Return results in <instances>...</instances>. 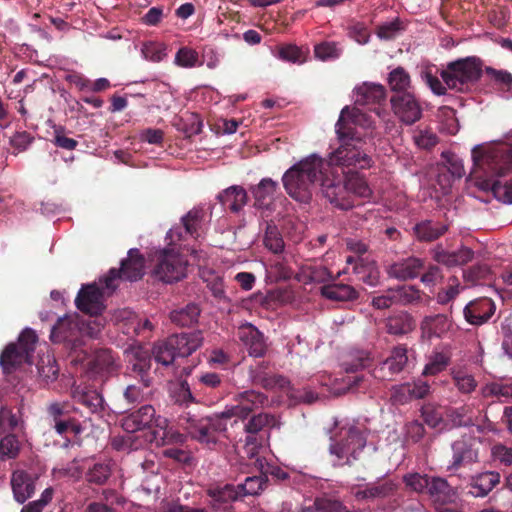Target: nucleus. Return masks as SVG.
<instances>
[{
	"instance_id": "f257e3e1",
	"label": "nucleus",
	"mask_w": 512,
	"mask_h": 512,
	"mask_svg": "<svg viewBox=\"0 0 512 512\" xmlns=\"http://www.w3.org/2000/svg\"><path fill=\"white\" fill-rule=\"evenodd\" d=\"M364 119L365 115L358 108L346 106L341 110L335 124L338 146L327 156L330 164L342 169H369L373 165L367 143L357 128Z\"/></svg>"
},
{
	"instance_id": "f03ea898",
	"label": "nucleus",
	"mask_w": 512,
	"mask_h": 512,
	"mask_svg": "<svg viewBox=\"0 0 512 512\" xmlns=\"http://www.w3.org/2000/svg\"><path fill=\"white\" fill-rule=\"evenodd\" d=\"M471 175L484 184H492L495 195L504 203L512 204V179L504 185L494 182L512 170V148L506 145L476 146L472 149Z\"/></svg>"
},
{
	"instance_id": "7ed1b4c3",
	"label": "nucleus",
	"mask_w": 512,
	"mask_h": 512,
	"mask_svg": "<svg viewBox=\"0 0 512 512\" xmlns=\"http://www.w3.org/2000/svg\"><path fill=\"white\" fill-rule=\"evenodd\" d=\"M330 164L328 158L311 154L290 167L282 176V183L287 194L301 203H308L312 199L314 189L319 184L324 169Z\"/></svg>"
},
{
	"instance_id": "20e7f679",
	"label": "nucleus",
	"mask_w": 512,
	"mask_h": 512,
	"mask_svg": "<svg viewBox=\"0 0 512 512\" xmlns=\"http://www.w3.org/2000/svg\"><path fill=\"white\" fill-rule=\"evenodd\" d=\"M178 424L192 439L213 447L218 443V434L227 430L230 420L224 410L207 416L185 412L179 416Z\"/></svg>"
},
{
	"instance_id": "39448f33",
	"label": "nucleus",
	"mask_w": 512,
	"mask_h": 512,
	"mask_svg": "<svg viewBox=\"0 0 512 512\" xmlns=\"http://www.w3.org/2000/svg\"><path fill=\"white\" fill-rule=\"evenodd\" d=\"M482 61L475 56L449 62L440 73L444 84L457 92H468L482 75Z\"/></svg>"
},
{
	"instance_id": "423d86ee",
	"label": "nucleus",
	"mask_w": 512,
	"mask_h": 512,
	"mask_svg": "<svg viewBox=\"0 0 512 512\" xmlns=\"http://www.w3.org/2000/svg\"><path fill=\"white\" fill-rule=\"evenodd\" d=\"M366 446L364 431L358 426L342 429L340 439L330 445L329 451L336 457L334 466H351L359 459V455Z\"/></svg>"
},
{
	"instance_id": "0eeeda50",
	"label": "nucleus",
	"mask_w": 512,
	"mask_h": 512,
	"mask_svg": "<svg viewBox=\"0 0 512 512\" xmlns=\"http://www.w3.org/2000/svg\"><path fill=\"white\" fill-rule=\"evenodd\" d=\"M145 258L137 248L128 251L127 258L121 261L119 269L112 268L108 274L100 279L105 288L114 291L118 287V281L121 279L128 281H137L144 275Z\"/></svg>"
},
{
	"instance_id": "6e6552de",
	"label": "nucleus",
	"mask_w": 512,
	"mask_h": 512,
	"mask_svg": "<svg viewBox=\"0 0 512 512\" xmlns=\"http://www.w3.org/2000/svg\"><path fill=\"white\" fill-rule=\"evenodd\" d=\"M188 262L179 253L165 249L156 254L153 274L165 283L178 282L186 276Z\"/></svg>"
},
{
	"instance_id": "1a4fd4ad",
	"label": "nucleus",
	"mask_w": 512,
	"mask_h": 512,
	"mask_svg": "<svg viewBox=\"0 0 512 512\" xmlns=\"http://www.w3.org/2000/svg\"><path fill=\"white\" fill-rule=\"evenodd\" d=\"M236 405L226 407L224 412L230 420V425L234 426L239 421L244 422L248 416L267 405L268 396L255 390H246L235 396Z\"/></svg>"
},
{
	"instance_id": "9d476101",
	"label": "nucleus",
	"mask_w": 512,
	"mask_h": 512,
	"mask_svg": "<svg viewBox=\"0 0 512 512\" xmlns=\"http://www.w3.org/2000/svg\"><path fill=\"white\" fill-rule=\"evenodd\" d=\"M167 426V419L160 415L157 416L154 407L151 405H143L122 418V428L128 433H135L152 427L165 430Z\"/></svg>"
},
{
	"instance_id": "9b49d317",
	"label": "nucleus",
	"mask_w": 512,
	"mask_h": 512,
	"mask_svg": "<svg viewBox=\"0 0 512 512\" xmlns=\"http://www.w3.org/2000/svg\"><path fill=\"white\" fill-rule=\"evenodd\" d=\"M334 167L335 166H330L328 169H324L319 185L324 197L327 198L331 204L341 209H348L351 207V203L347 196L344 177L342 178L337 174Z\"/></svg>"
},
{
	"instance_id": "f8f14e48",
	"label": "nucleus",
	"mask_w": 512,
	"mask_h": 512,
	"mask_svg": "<svg viewBox=\"0 0 512 512\" xmlns=\"http://www.w3.org/2000/svg\"><path fill=\"white\" fill-rule=\"evenodd\" d=\"M82 326L77 314L59 318L51 331V340L55 343H66L71 349L82 345Z\"/></svg>"
},
{
	"instance_id": "ddd939ff",
	"label": "nucleus",
	"mask_w": 512,
	"mask_h": 512,
	"mask_svg": "<svg viewBox=\"0 0 512 512\" xmlns=\"http://www.w3.org/2000/svg\"><path fill=\"white\" fill-rule=\"evenodd\" d=\"M408 349L404 344H399L390 352V355L379 363L372 371L371 376L380 381H392L401 373L408 364Z\"/></svg>"
},
{
	"instance_id": "4468645a",
	"label": "nucleus",
	"mask_w": 512,
	"mask_h": 512,
	"mask_svg": "<svg viewBox=\"0 0 512 512\" xmlns=\"http://www.w3.org/2000/svg\"><path fill=\"white\" fill-rule=\"evenodd\" d=\"M390 102L395 116L403 124L413 125L422 118L421 103L412 92L395 94Z\"/></svg>"
},
{
	"instance_id": "2eb2a0df",
	"label": "nucleus",
	"mask_w": 512,
	"mask_h": 512,
	"mask_svg": "<svg viewBox=\"0 0 512 512\" xmlns=\"http://www.w3.org/2000/svg\"><path fill=\"white\" fill-rule=\"evenodd\" d=\"M75 305L85 314L100 315L105 309L102 289L96 283L82 285L75 298Z\"/></svg>"
},
{
	"instance_id": "dca6fc26",
	"label": "nucleus",
	"mask_w": 512,
	"mask_h": 512,
	"mask_svg": "<svg viewBox=\"0 0 512 512\" xmlns=\"http://www.w3.org/2000/svg\"><path fill=\"white\" fill-rule=\"evenodd\" d=\"M127 368L140 378L142 385L148 388L152 384V378L149 375L151 369V354L141 346L130 347L125 350Z\"/></svg>"
},
{
	"instance_id": "f3484780",
	"label": "nucleus",
	"mask_w": 512,
	"mask_h": 512,
	"mask_svg": "<svg viewBox=\"0 0 512 512\" xmlns=\"http://www.w3.org/2000/svg\"><path fill=\"white\" fill-rule=\"evenodd\" d=\"M425 270V260L409 256L391 263L386 268L390 278L407 281L417 278Z\"/></svg>"
},
{
	"instance_id": "a211bd4d",
	"label": "nucleus",
	"mask_w": 512,
	"mask_h": 512,
	"mask_svg": "<svg viewBox=\"0 0 512 512\" xmlns=\"http://www.w3.org/2000/svg\"><path fill=\"white\" fill-rule=\"evenodd\" d=\"M207 496L210 498V506L214 510H226L236 501H242L238 487L234 484H214L210 485L206 490Z\"/></svg>"
},
{
	"instance_id": "6ab92c4d",
	"label": "nucleus",
	"mask_w": 512,
	"mask_h": 512,
	"mask_svg": "<svg viewBox=\"0 0 512 512\" xmlns=\"http://www.w3.org/2000/svg\"><path fill=\"white\" fill-rule=\"evenodd\" d=\"M496 310L495 303L487 297L470 301L464 308L465 320L474 326H480L488 322Z\"/></svg>"
},
{
	"instance_id": "aec40b11",
	"label": "nucleus",
	"mask_w": 512,
	"mask_h": 512,
	"mask_svg": "<svg viewBox=\"0 0 512 512\" xmlns=\"http://www.w3.org/2000/svg\"><path fill=\"white\" fill-rule=\"evenodd\" d=\"M433 259L448 268L462 266L472 261L474 251L466 246H461L455 251L445 250L441 245L433 249Z\"/></svg>"
},
{
	"instance_id": "412c9836",
	"label": "nucleus",
	"mask_w": 512,
	"mask_h": 512,
	"mask_svg": "<svg viewBox=\"0 0 512 512\" xmlns=\"http://www.w3.org/2000/svg\"><path fill=\"white\" fill-rule=\"evenodd\" d=\"M203 343V335L201 331L191 333L174 334L168 337V344L174 347L178 357H188Z\"/></svg>"
},
{
	"instance_id": "4be33fe9",
	"label": "nucleus",
	"mask_w": 512,
	"mask_h": 512,
	"mask_svg": "<svg viewBox=\"0 0 512 512\" xmlns=\"http://www.w3.org/2000/svg\"><path fill=\"white\" fill-rule=\"evenodd\" d=\"M238 337L247 347L250 356H264L267 345L263 334L256 327L251 324L240 327Z\"/></svg>"
},
{
	"instance_id": "5701e85b",
	"label": "nucleus",
	"mask_w": 512,
	"mask_h": 512,
	"mask_svg": "<svg viewBox=\"0 0 512 512\" xmlns=\"http://www.w3.org/2000/svg\"><path fill=\"white\" fill-rule=\"evenodd\" d=\"M500 483V474L496 471H486L471 478L468 494L473 497L487 496Z\"/></svg>"
},
{
	"instance_id": "b1692460",
	"label": "nucleus",
	"mask_w": 512,
	"mask_h": 512,
	"mask_svg": "<svg viewBox=\"0 0 512 512\" xmlns=\"http://www.w3.org/2000/svg\"><path fill=\"white\" fill-rule=\"evenodd\" d=\"M451 328V321L444 314L425 316L420 324L422 337L428 340L441 338Z\"/></svg>"
},
{
	"instance_id": "393cba45",
	"label": "nucleus",
	"mask_w": 512,
	"mask_h": 512,
	"mask_svg": "<svg viewBox=\"0 0 512 512\" xmlns=\"http://www.w3.org/2000/svg\"><path fill=\"white\" fill-rule=\"evenodd\" d=\"M449 225L431 219L422 220L413 227L414 235L420 242H433L442 237Z\"/></svg>"
},
{
	"instance_id": "a878e982",
	"label": "nucleus",
	"mask_w": 512,
	"mask_h": 512,
	"mask_svg": "<svg viewBox=\"0 0 512 512\" xmlns=\"http://www.w3.org/2000/svg\"><path fill=\"white\" fill-rule=\"evenodd\" d=\"M452 461L448 470L456 471L465 464L478 461V451L465 440H457L452 444Z\"/></svg>"
},
{
	"instance_id": "bb28decb",
	"label": "nucleus",
	"mask_w": 512,
	"mask_h": 512,
	"mask_svg": "<svg viewBox=\"0 0 512 512\" xmlns=\"http://www.w3.org/2000/svg\"><path fill=\"white\" fill-rule=\"evenodd\" d=\"M278 188V182L271 178H263L257 185L252 186L250 190L255 200V207L268 208L273 203Z\"/></svg>"
},
{
	"instance_id": "cd10ccee",
	"label": "nucleus",
	"mask_w": 512,
	"mask_h": 512,
	"mask_svg": "<svg viewBox=\"0 0 512 512\" xmlns=\"http://www.w3.org/2000/svg\"><path fill=\"white\" fill-rule=\"evenodd\" d=\"M23 363H31L27 352L18 347L16 343H9L0 355V366L4 373H12Z\"/></svg>"
},
{
	"instance_id": "c85d7f7f",
	"label": "nucleus",
	"mask_w": 512,
	"mask_h": 512,
	"mask_svg": "<svg viewBox=\"0 0 512 512\" xmlns=\"http://www.w3.org/2000/svg\"><path fill=\"white\" fill-rule=\"evenodd\" d=\"M218 201L232 213L240 212L248 202V194L240 185H232L217 196Z\"/></svg>"
},
{
	"instance_id": "c756f323",
	"label": "nucleus",
	"mask_w": 512,
	"mask_h": 512,
	"mask_svg": "<svg viewBox=\"0 0 512 512\" xmlns=\"http://www.w3.org/2000/svg\"><path fill=\"white\" fill-rule=\"evenodd\" d=\"M428 484L426 491L431 497L435 507L453 502L455 492L445 479L432 477L429 479Z\"/></svg>"
},
{
	"instance_id": "7c9ffc66",
	"label": "nucleus",
	"mask_w": 512,
	"mask_h": 512,
	"mask_svg": "<svg viewBox=\"0 0 512 512\" xmlns=\"http://www.w3.org/2000/svg\"><path fill=\"white\" fill-rule=\"evenodd\" d=\"M73 400L86 407L90 413H99L103 410L104 399L96 390H89L81 387L72 389Z\"/></svg>"
},
{
	"instance_id": "2f4dec72",
	"label": "nucleus",
	"mask_w": 512,
	"mask_h": 512,
	"mask_svg": "<svg viewBox=\"0 0 512 512\" xmlns=\"http://www.w3.org/2000/svg\"><path fill=\"white\" fill-rule=\"evenodd\" d=\"M384 86L375 83H363L355 89V103L357 105H370L380 103L385 99Z\"/></svg>"
},
{
	"instance_id": "473e14b6",
	"label": "nucleus",
	"mask_w": 512,
	"mask_h": 512,
	"mask_svg": "<svg viewBox=\"0 0 512 512\" xmlns=\"http://www.w3.org/2000/svg\"><path fill=\"white\" fill-rule=\"evenodd\" d=\"M397 490V485L386 480L381 483L368 484L364 489L355 492L357 500H374L382 499L393 495Z\"/></svg>"
},
{
	"instance_id": "72a5a7b5",
	"label": "nucleus",
	"mask_w": 512,
	"mask_h": 512,
	"mask_svg": "<svg viewBox=\"0 0 512 512\" xmlns=\"http://www.w3.org/2000/svg\"><path fill=\"white\" fill-rule=\"evenodd\" d=\"M347 169L348 171L344 177L347 196L352 193L361 198H370L372 196V190L365 177L356 171L357 168Z\"/></svg>"
},
{
	"instance_id": "f704fd0d",
	"label": "nucleus",
	"mask_w": 512,
	"mask_h": 512,
	"mask_svg": "<svg viewBox=\"0 0 512 512\" xmlns=\"http://www.w3.org/2000/svg\"><path fill=\"white\" fill-rule=\"evenodd\" d=\"M395 305L408 306L422 303L424 293L413 285H398L391 288Z\"/></svg>"
},
{
	"instance_id": "c9c22d12",
	"label": "nucleus",
	"mask_w": 512,
	"mask_h": 512,
	"mask_svg": "<svg viewBox=\"0 0 512 512\" xmlns=\"http://www.w3.org/2000/svg\"><path fill=\"white\" fill-rule=\"evenodd\" d=\"M321 295L332 301H352L358 298L357 290L342 283H330L321 287Z\"/></svg>"
},
{
	"instance_id": "e433bc0d",
	"label": "nucleus",
	"mask_w": 512,
	"mask_h": 512,
	"mask_svg": "<svg viewBox=\"0 0 512 512\" xmlns=\"http://www.w3.org/2000/svg\"><path fill=\"white\" fill-rule=\"evenodd\" d=\"M250 377L254 385H259L266 390H271L276 387L284 389L290 383L286 377L282 375L266 373L260 368L251 369Z\"/></svg>"
},
{
	"instance_id": "4c0bfd02",
	"label": "nucleus",
	"mask_w": 512,
	"mask_h": 512,
	"mask_svg": "<svg viewBox=\"0 0 512 512\" xmlns=\"http://www.w3.org/2000/svg\"><path fill=\"white\" fill-rule=\"evenodd\" d=\"M200 315V308L194 303H189L185 307L174 310L170 313V320L177 326L190 327L197 323Z\"/></svg>"
},
{
	"instance_id": "58836bf2",
	"label": "nucleus",
	"mask_w": 512,
	"mask_h": 512,
	"mask_svg": "<svg viewBox=\"0 0 512 512\" xmlns=\"http://www.w3.org/2000/svg\"><path fill=\"white\" fill-rule=\"evenodd\" d=\"M346 262L348 264H354L353 271L359 276V279L369 285H374L378 279V271L373 263L365 262L360 257L348 256Z\"/></svg>"
},
{
	"instance_id": "ea45409f",
	"label": "nucleus",
	"mask_w": 512,
	"mask_h": 512,
	"mask_svg": "<svg viewBox=\"0 0 512 512\" xmlns=\"http://www.w3.org/2000/svg\"><path fill=\"white\" fill-rule=\"evenodd\" d=\"M268 484L266 475L261 471L260 475L246 477L243 483L237 485L241 499L248 496H257L261 494Z\"/></svg>"
},
{
	"instance_id": "a19ab883",
	"label": "nucleus",
	"mask_w": 512,
	"mask_h": 512,
	"mask_svg": "<svg viewBox=\"0 0 512 512\" xmlns=\"http://www.w3.org/2000/svg\"><path fill=\"white\" fill-rule=\"evenodd\" d=\"M112 474V469L107 462H94L86 467L85 480L93 485H104Z\"/></svg>"
},
{
	"instance_id": "79ce46f5",
	"label": "nucleus",
	"mask_w": 512,
	"mask_h": 512,
	"mask_svg": "<svg viewBox=\"0 0 512 512\" xmlns=\"http://www.w3.org/2000/svg\"><path fill=\"white\" fill-rule=\"evenodd\" d=\"M373 362L371 353L367 350L354 349L351 350L348 359L342 363L347 373H355L359 369L369 367Z\"/></svg>"
},
{
	"instance_id": "37998d69",
	"label": "nucleus",
	"mask_w": 512,
	"mask_h": 512,
	"mask_svg": "<svg viewBox=\"0 0 512 512\" xmlns=\"http://www.w3.org/2000/svg\"><path fill=\"white\" fill-rule=\"evenodd\" d=\"M388 85L396 94L410 93L411 77L405 68L398 66L389 73Z\"/></svg>"
},
{
	"instance_id": "c03bdc74",
	"label": "nucleus",
	"mask_w": 512,
	"mask_h": 512,
	"mask_svg": "<svg viewBox=\"0 0 512 512\" xmlns=\"http://www.w3.org/2000/svg\"><path fill=\"white\" fill-rule=\"evenodd\" d=\"M342 53L343 47L335 41H322L314 46L315 58L323 62L335 61Z\"/></svg>"
},
{
	"instance_id": "a18cd8bd",
	"label": "nucleus",
	"mask_w": 512,
	"mask_h": 512,
	"mask_svg": "<svg viewBox=\"0 0 512 512\" xmlns=\"http://www.w3.org/2000/svg\"><path fill=\"white\" fill-rule=\"evenodd\" d=\"M485 73L493 81L499 91L504 93L506 97H512V74L510 72L486 67Z\"/></svg>"
},
{
	"instance_id": "49530a36",
	"label": "nucleus",
	"mask_w": 512,
	"mask_h": 512,
	"mask_svg": "<svg viewBox=\"0 0 512 512\" xmlns=\"http://www.w3.org/2000/svg\"><path fill=\"white\" fill-rule=\"evenodd\" d=\"M204 215V209L200 207H195L191 209L186 215H184L181 218V222L184 227L185 234L197 238L199 235L198 231L204 219Z\"/></svg>"
},
{
	"instance_id": "de8ad7c7",
	"label": "nucleus",
	"mask_w": 512,
	"mask_h": 512,
	"mask_svg": "<svg viewBox=\"0 0 512 512\" xmlns=\"http://www.w3.org/2000/svg\"><path fill=\"white\" fill-rule=\"evenodd\" d=\"M276 425V418L270 413H258L251 416L244 422L243 429L246 433H259L265 428H272Z\"/></svg>"
},
{
	"instance_id": "09e8293b",
	"label": "nucleus",
	"mask_w": 512,
	"mask_h": 512,
	"mask_svg": "<svg viewBox=\"0 0 512 512\" xmlns=\"http://www.w3.org/2000/svg\"><path fill=\"white\" fill-rule=\"evenodd\" d=\"M309 50H303L295 44H285L277 49V57L283 61L303 64L306 62Z\"/></svg>"
},
{
	"instance_id": "8fccbe9b",
	"label": "nucleus",
	"mask_w": 512,
	"mask_h": 512,
	"mask_svg": "<svg viewBox=\"0 0 512 512\" xmlns=\"http://www.w3.org/2000/svg\"><path fill=\"white\" fill-rule=\"evenodd\" d=\"M450 364V356L443 352H433L425 365L423 376H436L444 371Z\"/></svg>"
},
{
	"instance_id": "3c124183",
	"label": "nucleus",
	"mask_w": 512,
	"mask_h": 512,
	"mask_svg": "<svg viewBox=\"0 0 512 512\" xmlns=\"http://www.w3.org/2000/svg\"><path fill=\"white\" fill-rule=\"evenodd\" d=\"M73 411H76V408H74L69 402H51L46 408L47 420L49 424L62 419L65 420V418L73 417Z\"/></svg>"
},
{
	"instance_id": "603ef678",
	"label": "nucleus",
	"mask_w": 512,
	"mask_h": 512,
	"mask_svg": "<svg viewBox=\"0 0 512 512\" xmlns=\"http://www.w3.org/2000/svg\"><path fill=\"white\" fill-rule=\"evenodd\" d=\"M264 245L274 254L278 255L284 251L285 243L276 225L268 223L263 239Z\"/></svg>"
},
{
	"instance_id": "864d4df0",
	"label": "nucleus",
	"mask_w": 512,
	"mask_h": 512,
	"mask_svg": "<svg viewBox=\"0 0 512 512\" xmlns=\"http://www.w3.org/2000/svg\"><path fill=\"white\" fill-rule=\"evenodd\" d=\"M386 327L389 334H406L412 330L413 320L409 314L401 313L399 315L388 318Z\"/></svg>"
},
{
	"instance_id": "5fc2aeb1",
	"label": "nucleus",
	"mask_w": 512,
	"mask_h": 512,
	"mask_svg": "<svg viewBox=\"0 0 512 512\" xmlns=\"http://www.w3.org/2000/svg\"><path fill=\"white\" fill-rule=\"evenodd\" d=\"M316 509L319 512H347L348 508L336 496L323 493L315 497Z\"/></svg>"
},
{
	"instance_id": "6e6d98bb",
	"label": "nucleus",
	"mask_w": 512,
	"mask_h": 512,
	"mask_svg": "<svg viewBox=\"0 0 512 512\" xmlns=\"http://www.w3.org/2000/svg\"><path fill=\"white\" fill-rule=\"evenodd\" d=\"M20 452V441L13 433H7L0 439V460L14 459Z\"/></svg>"
},
{
	"instance_id": "4d7b16f0",
	"label": "nucleus",
	"mask_w": 512,
	"mask_h": 512,
	"mask_svg": "<svg viewBox=\"0 0 512 512\" xmlns=\"http://www.w3.org/2000/svg\"><path fill=\"white\" fill-rule=\"evenodd\" d=\"M92 367L97 372H112L116 368L115 357L109 349H101L96 352L92 361Z\"/></svg>"
},
{
	"instance_id": "13d9d810",
	"label": "nucleus",
	"mask_w": 512,
	"mask_h": 512,
	"mask_svg": "<svg viewBox=\"0 0 512 512\" xmlns=\"http://www.w3.org/2000/svg\"><path fill=\"white\" fill-rule=\"evenodd\" d=\"M452 380L455 387L462 394H471L478 385L473 375L462 370L453 371Z\"/></svg>"
},
{
	"instance_id": "bf43d9fd",
	"label": "nucleus",
	"mask_w": 512,
	"mask_h": 512,
	"mask_svg": "<svg viewBox=\"0 0 512 512\" xmlns=\"http://www.w3.org/2000/svg\"><path fill=\"white\" fill-rule=\"evenodd\" d=\"M404 30V22L400 18H395L390 22L380 24L377 27L376 35L382 40H392Z\"/></svg>"
},
{
	"instance_id": "052dcab7",
	"label": "nucleus",
	"mask_w": 512,
	"mask_h": 512,
	"mask_svg": "<svg viewBox=\"0 0 512 512\" xmlns=\"http://www.w3.org/2000/svg\"><path fill=\"white\" fill-rule=\"evenodd\" d=\"M153 356L156 362L164 366L171 365L178 357L174 347H170L168 344V338L154 345Z\"/></svg>"
},
{
	"instance_id": "680f3d73",
	"label": "nucleus",
	"mask_w": 512,
	"mask_h": 512,
	"mask_svg": "<svg viewBox=\"0 0 512 512\" xmlns=\"http://www.w3.org/2000/svg\"><path fill=\"white\" fill-rule=\"evenodd\" d=\"M39 377L46 383L53 382L59 374V367L53 357L41 358L37 365Z\"/></svg>"
},
{
	"instance_id": "e2e57ef3",
	"label": "nucleus",
	"mask_w": 512,
	"mask_h": 512,
	"mask_svg": "<svg viewBox=\"0 0 512 512\" xmlns=\"http://www.w3.org/2000/svg\"><path fill=\"white\" fill-rule=\"evenodd\" d=\"M473 409L468 405L455 408L450 413V419L456 427H471L476 424L473 418Z\"/></svg>"
},
{
	"instance_id": "0e129e2a",
	"label": "nucleus",
	"mask_w": 512,
	"mask_h": 512,
	"mask_svg": "<svg viewBox=\"0 0 512 512\" xmlns=\"http://www.w3.org/2000/svg\"><path fill=\"white\" fill-rule=\"evenodd\" d=\"M481 393L485 398L497 397L509 399L512 398V383H489L482 388Z\"/></svg>"
},
{
	"instance_id": "69168bd1",
	"label": "nucleus",
	"mask_w": 512,
	"mask_h": 512,
	"mask_svg": "<svg viewBox=\"0 0 512 512\" xmlns=\"http://www.w3.org/2000/svg\"><path fill=\"white\" fill-rule=\"evenodd\" d=\"M49 425L60 436H64L69 432H72L74 435H79L83 431L82 425L74 417L65 418V420L62 419Z\"/></svg>"
},
{
	"instance_id": "338daca9",
	"label": "nucleus",
	"mask_w": 512,
	"mask_h": 512,
	"mask_svg": "<svg viewBox=\"0 0 512 512\" xmlns=\"http://www.w3.org/2000/svg\"><path fill=\"white\" fill-rule=\"evenodd\" d=\"M390 401L394 405H405L413 401L410 383L394 385L391 388Z\"/></svg>"
},
{
	"instance_id": "774afa93",
	"label": "nucleus",
	"mask_w": 512,
	"mask_h": 512,
	"mask_svg": "<svg viewBox=\"0 0 512 512\" xmlns=\"http://www.w3.org/2000/svg\"><path fill=\"white\" fill-rule=\"evenodd\" d=\"M175 63L181 67L192 68L199 65V55L192 48L181 47L175 55Z\"/></svg>"
}]
</instances>
